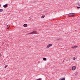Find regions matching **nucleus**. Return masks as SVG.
<instances>
[{"mask_svg": "<svg viewBox=\"0 0 80 80\" xmlns=\"http://www.w3.org/2000/svg\"><path fill=\"white\" fill-rule=\"evenodd\" d=\"M7 67H8V65H6V66L4 67V68H7Z\"/></svg>", "mask_w": 80, "mask_h": 80, "instance_id": "2eb2a0df", "label": "nucleus"}, {"mask_svg": "<svg viewBox=\"0 0 80 80\" xmlns=\"http://www.w3.org/2000/svg\"><path fill=\"white\" fill-rule=\"evenodd\" d=\"M45 16L44 15H43L41 17V18H44Z\"/></svg>", "mask_w": 80, "mask_h": 80, "instance_id": "9d476101", "label": "nucleus"}, {"mask_svg": "<svg viewBox=\"0 0 80 80\" xmlns=\"http://www.w3.org/2000/svg\"><path fill=\"white\" fill-rule=\"evenodd\" d=\"M1 5H0V7H1Z\"/></svg>", "mask_w": 80, "mask_h": 80, "instance_id": "412c9836", "label": "nucleus"}, {"mask_svg": "<svg viewBox=\"0 0 80 80\" xmlns=\"http://www.w3.org/2000/svg\"><path fill=\"white\" fill-rule=\"evenodd\" d=\"M78 48V46H74V47H72V48L74 49H76V48Z\"/></svg>", "mask_w": 80, "mask_h": 80, "instance_id": "6e6552de", "label": "nucleus"}, {"mask_svg": "<svg viewBox=\"0 0 80 80\" xmlns=\"http://www.w3.org/2000/svg\"><path fill=\"white\" fill-rule=\"evenodd\" d=\"M77 8L78 9L79 8H80V7H78Z\"/></svg>", "mask_w": 80, "mask_h": 80, "instance_id": "a211bd4d", "label": "nucleus"}, {"mask_svg": "<svg viewBox=\"0 0 80 80\" xmlns=\"http://www.w3.org/2000/svg\"><path fill=\"white\" fill-rule=\"evenodd\" d=\"M3 7H4V8H7V7H8V5L7 4H5V5H4L3 6Z\"/></svg>", "mask_w": 80, "mask_h": 80, "instance_id": "423d86ee", "label": "nucleus"}, {"mask_svg": "<svg viewBox=\"0 0 80 80\" xmlns=\"http://www.w3.org/2000/svg\"><path fill=\"white\" fill-rule=\"evenodd\" d=\"M2 56V54H1V53H0V57H1Z\"/></svg>", "mask_w": 80, "mask_h": 80, "instance_id": "6ab92c4d", "label": "nucleus"}, {"mask_svg": "<svg viewBox=\"0 0 80 80\" xmlns=\"http://www.w3.org/2000/svg\"><path fill=\"white\" fill-rule=\"evenodd\" d=\"M7 29H8V30H10V25H8L7 26Z\"/></svg>", "mask_w": 80, "mask_h": 80, "instance_id": "7ed1b4c3", "label": "nucleus"}, {"mask_svg": "<svg viewBox=\"0 0 80 80\" xmlns=\"http://www.w3.org/2000/svg\"><path fill=\"white\" fill-rule=\"evenodd\" d=\"M78 73V72H75L74 73L75 75H77Z\"/></svg>", "mask_w": 80, "mask_h": 80, "instance_id": "4468645a", "label": "nucleus"}, {"mask_svg": "<svg viewBox=\"0 0 80 80\" xmlns=\"http://www.w3.org/2000/svg\"><path fill=\"white\" fill-rule=\"evenodd\" d=\"M80 1V0H79Z\"/></svg>", "mask_w": 80, "mask_h": 80, "instance_id": "4be33fe9", "label": "nucleus"}, {"mask_svg": "<svg viewBox=\"0 0 80 80\" xmlns=\"http://www.w3.org/2000/svg\"><path fill=\"white\" fill-rule=\"evenodd\" d=\"M75 14L74 13H70L68 15V16L69 17H71L72 16H74L75 15Z\"/></svg>", "mask_w": 80, "mask_h": 80, "instance_id": "f03ea898", "label": "nucleus"}, {"mask_svg": "<svg viewBox=\"0 0 80 80\" xmlns=\"http://www.w3.org/2000/svg\"><path fill=\"white\" fill-rule=\"evenodd\" d=\"M73 60H75V59H76V58H75V57H73Z\"/></svg>", "mask_w": 80, "mask_h": 80, "instance_id": "f3484780", "label": "nucleus"}, {"mask_svg": "<svg viewBox=\"0 0 80 80\" xmlns=\"http://www.w3.org/2000/svg\"><path fill=\"white\" fill-rule=\"evenodd\" d=\"M36 80H42V79L41 78H39L37 79Z\"/></svg>", "mask_w": 80, "mask_h": 80, "instance_id": "ddd939ff", "label": "nucleus"}, {"mask_svg": "<svg viewBox=\"0 0 80 80\" xmlns=\"http://www.w3.org/2000/svg\"><path fill=\"white\" fill-rule=\"evenodd\" d=\"M78 5L80 6V3L78 4Z\"/></svg>", "mask_w": 80, "mask_h": 80, "instance_id": "aec40b11", "label": "nucleus"}, {"mask_svg": "<svg viewBox=\"0 0 80 80\" xmlns=\"http://www.w3.org/2000/svg\"><path fill=\"white\" fill-rule=\"evenodd\" d=\"M52 46V44H50L47 45V46L46 48L47 49H48L49 48L51 47Z\"/></svg>", "mask_w": 80, "mask_h": 80, "instance_id": "f257e3e1", "label": "nucleus"}, {"mask_svg": "<svg viewBox=\"0 0 80 80\" xmlns=\"http://www.w3.org/2000/svg\"><path fill=\"white\" fill-rule=\"evenodd\" d=\"M61 80H65V79L64 78H63L62 79H61Z\"/></svg>", "mask_w": 80, "mask_h": 80, "instance_id": "dca6fc26", "label": "nucleus"}, {"mask_svg": "<svg viewBox=\"0 0 80 80\" xmlns=\"http://www.w3.org/2000/svg\"><path fill=\"white\" fill-rule=\"evenodd\" d=\"M3 12V9H0V12Z\"/></svg>", "mask_w": 80, "mask_h": 80, "instance_id": "9b49d317", "label": "nucleus"}, {"mask_svg": "<svg viewBox=\"0 0 80 80\" xmlns=\"http://www.w3.org/2000/svg\"><path fill=\"white\" fill-rule=\"evenodd\" d=\"M36 33H37V32H36V31H34L30 33L29 34H36Z\"/></svg>", "mask_w": 80, "mask_h": 80, "instance_id": "20e7f679", "label": "nucleus"}, {"mask_svg": "<svg viewBox=\"0 0 80 80\" xmlns=\"http://www.w3.org/2000/svg\"><path fill=\"white\" fill-rule=\"evenodd\" d=\"M61 38H58L56 39L57 41H61Z\"/></svg>", "mask_w": 80, "mask_h": 80, "instance_id": "1a4fd4ad", "label": "nucleus"}, {"mask_svg": "<svg viewBox=\"0 0 80 80\" xmlns=\"http://www.w3.org/2000/svg\"><path fill=\"white\" fill-rule=\"evenodd\" d=\"M76 69V66H73L72 68V69L73 70H75Z\"/></svg>", "mask_w": 80, "mask_h": 80, "instance_id": "39448f33", "label": "nucleus"}, {"mask_svg": "<svg viewBox=\"0 0 80 80\" xmlns=\"http://www.w3.org/2000/svg\"><path fill=\"white\" fill-rule=\"evenodd\" d=\"M27 26L28 25L26 24H25L23 25V26L25 28L27 27Z\"/></svg>", "mask_w": 80, "mask_h": 80, "instance_id": "0eeeda50", "label": "nucleus"}, {"mask_svg": "<svg viewBox=\"0 0 80 80\" xmlns=\"http://www.w3.org/2000/svg\"><path fill=\"white\" fill-rule=\"evenodd\" d=\"M43 59L44 61L46 60V58H43Z\"/></svg>", "mask_w": 80, "mask_h": 80, "instance_id": "f8f14e48", "label": "nucleus"}]
</instances>
